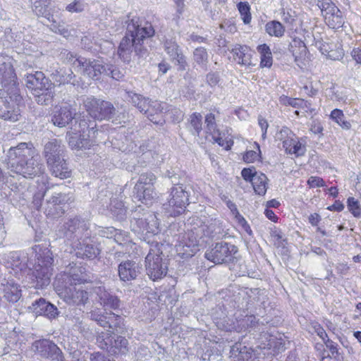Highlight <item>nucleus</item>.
<instances>
[{
	"mask_svg": "<svg viewBox=\"0 0 361 361\" xmlns=\"http://www.w3.org/2000/svg\"><path fill=\"white\" fill-rule=\"evenodd\" d=\"M126 20V32L122 38L118 48V55L124 63L131 61L132 53L134 51L138 57H145L148 54L145 41L154 35L155 31L152 25L149 22L142 24L138 17L130 18L128 16Z\"/></svg>",
	"mask_w": 361,
	"mask_h": 361,
	"instance_id": "nucleus-2",
	"label": "nucleus"
},
{
	"mask_svg": "<svg viewBox=\"0 0 361 361\" xmlns=\"http://www.w3.org/2000/svg\"><path fill=\"white\" fill-rule=\"evenodd\" d=\"M192 60L200 67L207 69L209 62V54L207 49L203 47H199L192 52Z\"/></svg>",
	"mask_w": 361,
	"mask_h": 361,
	"instance_id": "nucleus-41",
	"label": "nucleus"
},
{
	"mask_svg": "<svg viewBox=\"0 0 361 361\" xmlns=\"http://www.w3.org/2000/svg\"><path fill=\"white\" fill-rule=\"evenodd\" d=\"M348 208L355 217L361 216V207L360 202L354 197H350L348 199Z\"/></svg>",
	"mask_w": 361,
	"mask_h": 361,
	"instance_id": "nucleus-55",
	"label": "nucleus"
},
{
	"mask_svg": "<svg viewBox=\"0 0 361 361\" xmlns=\"http://www.w3.org/2000/svg\"><path fill=\"white\" fill-rule=\"evenodd\" d=\"M104 66L105 63H102L98 60L83 57L79 63L78 71L89 78L99 80L101 75L104 74Z\"/></svg>",
	"mask_w": 361,
	"mask_h": 361,
	"instance_id": "nucleus-20",
	"label": "nucleus"
},
{
	"mask_svg": "<svg viewBox=\"0 0 361 361\" xmlns=\"http://www.w3.org/2000/svg\"><path fill=\"white\" fill-rule=\"evenodd\" d=\"M166 245L156 242L152 243L149 252L145 257L146 271L153 281L165 276L168 271V259L163 253Z\"/></svg>",
	"mask_w": 361,
	"mask_h": 361,
	"instance_id": "nucleus-8",
	"label": "nucleus"
},
{
	"mask_svg": "<svg viewBox=\"0 0 361 361\" xmlns=\"http://www.w3.org/2000/svg\"><path fill=\"white\" fill-rule=\"evenodd\" d=\"M93 291L97 295L99 304L104 307V311L109 310L117 312L121 310V300L117 295L108 291L104 286H96Z\"/></svg>",
	"mask_w": 361,
	"mask_h": 361,
	"instance_id": "nucleus-19",
	"label": "nucleus"
},
{
	"mask_svg": "<svg viewBox=\"0 0 361 361\" xmlns=\"http://www.w3.org/2000/svg\"><path fill=\"white\" fill-rule=\"evenodd\" d=\"M252 181V185L256 194L263 196L266 194L267 190L268 178L264 173L259 172L254 176Z\"/></svg>",
	"mask_w": 361,
	"mask_h": 361,
	"instance_id": "nucleus-38",
	"label": "nucleus"
},
{
	"mask_svg": "<svg viewBox=\"0 0 361 361\" xmlns=\"http://www.w3.org/2000/svg\"><path fill=\"white\" fill-rule=\"evenodd\" d=\"M75 121V123H78V128L75 126L73 128L75 131H78L81 133V135H86V131L88 132L87 135H90L92 133L94 134L96 130V123L94 121H91L87 117H85L84 116H80L78 118H74Z\"/></svg>",
	"mask_w": 361,
	"mask_h": 361,
	"instance_id": "nucleus-36",
	"label": "nucleus"
},
{
	"mask_svg": "<svg viewBox=\"0 0 361 361\" xmlns=\"http://www.w3.org/2000/svg\"><path fill=\"white\" fill-rule=\"evenodd\" d=\"M156 180V176L151 172L141 173L134 187V190H142L148 185L153 186Z\"/></svg>",
	"mask_w": 361,
	"mask_h": 361,
	"instance_id": "nucleus-45",
	"label": "nucleus"
},
{
	"mask_svg": "<svg viewBox=\"0 0 361 361\" xmlns=\"http://www.w3.org/2000/svg\"><path fill=\"white\" fill-rule=\"evenodd\" d=\"M187 230L176 245V252L182 258H190L199 250L200 240L204 237L220 238L224 235L222 223L216 219H211L207 224L198 218L190 219Z\"/></svg>",
	"mask_w": 361,
	"mask_h": 361,
	"instance_id": "nucleus-1",
	"label": "nucleus"
},
{
	"mask_svg": "<svg viewBox=\"0 0 361 361\" xmlns=\"http://www.w3.org/2000/svg\"><path fill=\"white\" fill-rule=\"evenodd\" d=\"M171 59L174 61L175 64L178 66V71H185L187 67L188 66V63L186 61L185 56L183 54L182 51L176 55L175 57L171 58Z\"/></svg>",
	"mask_w": 361,
	"mask_h": 361,
	"instance_id": "nucleus-59",
	"label": "nucleus"
},
{
	"mask_svg": "<svg viewBox=\"0 0 361 361\" xmlns=\"http://www.w3.org/2000/svg\"><path fill=\"white\" fill-rule=\"evenodd\" d=\"M32 11L37 16L43 15L51 4V0H30Z\"/></svg>",
	"mask_w": 361,
	"mask_h": 361,
	"instance_id": "nucleus-49",
	"label": "nucleus"
},
{
	"mask_svg": "<svg viewBox=\"0 0 361 361\" xmlns=\"http://www.w3.org/2000/svg\"><path fill=\"white\" fill-rule=\"evenodd\" d=\"M142 267L134 260L121 261L118 264V274L121 281L128 282L137 279L140 274Z\"/></svg>",
	"mask_w": 361,
	"mask_h": 361,
	"instance_id": "nucleus-23",
	"label": "nucleus"
},
{
	"mask_svg": "<svg viewBox=\"0 0 361 361\" xmlns=\"http://www.w3.org/2000/svg\"><path fill=\"white\" fill-rule=\"evenodd\" d=\"M34 351L43 358L52 361H65L61 350L49 339L35 341L32 344Z\"/></svg>",
	"mask_w": 361,
	"mask_h": 361,
	"instance_id": "nucleus-16",
	"label": "nucleus"
},
{
	"mask_svg": "<svg viewBox=\"0 0 361 361\" xmlns=\"http://www.w3.org/2000/svg\"><path fill=\"white\" fill-rule=\"evenodd\" d=\"M59 58L63 63L75 66L78 69L79 68L80 60L83 59V57L78 56L76 54L68 49H62L59 54Z\"/></svg>",
	"mask_w": 361,
	"mask_h": 361,
	"instance_id": "nucleus-42",
	"label": "nucleus"
},
{
	"mask_svg": "<svg viewBox=\"0 0 361 361\" xmlns=\"http://www.w3.org/2000/svg\"><path fill=\"white\" fill-rule=\"evenodd\" d=\"M238 252L237 246L221 241L209 247L204 253V257L216 264H229L237 260Z\"/></svg>",
	"mask_w": 361,
	"mask_h": 361,
	"instance_id": "nucleus-12",
	"label": "nucleus"
},
{
	"mask_svg": "<svg viewBox=\"0 0 361 361\" xmlns=\"http://www.w3.org/2000/svg\"><path fill=\"white\" fill-rule=\"evenodd\" d=\"M325 20L329 27L332 29H338L343 27L344 24V19L342 16L341 11L338 9V11L334 12L329 15L324 14Z\"/></svg>",
	"mask_w": 361,
	"mask_h": 361,
	"instance_id": "nucleus-43",
	"label": "nucleus"
},
{
	"mask_svg": "<svg viewBox=\"0 0 361 361\" xmlns=\"http://www.w3.org/2000/svg\"><path fill=\"white\" fill-rule=\"evenodd\" d=\"M14 188H12L13 193L11 194L12 200L16 202V204H24L27 197L28 192L24 188H23V190L19 189L18 186H15Z\"/></svg>",
	"mask_w": 361,
	"mask_h": 361,
	"instance_id": "nucleus-53",
	"label": "nucleus"
},
{
	"mask_svg": "<svg viewBox=\"0 0 361 361\" xmlns=\"http://www.w3.org/2000/svg\"><path fill=\"white\" fill-rule=\"evenodd\" d=\"M54 288L67 304L85 305L89 300V293L82 289H78L71 284V279L68 275L58 276L54 282Z\"/></svg>",
	"mask_w": 361,
	"mask_h": 361,
	"instance_id": "nucleus-7",
	"label": "nucleus"
},
{
	"mask_svg": "<svg viewBox=\"0 0 361 361\" xmlns=\"http://www.w3.org/2000/svg\"><path fill=\"white\" fill-rule=\"evenodd\" d=\"M290 137H295V134L288 128L283 127L276 133V140L283 142L284 140L290 138Z\"/></svg>",
	"mask_w": 361,
	"mask_h": 361,
	"instance_id": "nucleus-61",
	"label": "nucleus"
},
{
	"mask_svg": "<svg viewBox=\"0 0 361 361\" xmlns=\"http://www.w3.org/2000/svg\"><path fill=\"white\" fill-rule=\"evenodd\" d=\"M27 257L18 252H10L6 258V266L22 273L27 271Z\"/></svg>",
	"mask_w": 361,
	"mask_h": 361,
	"instance_id": "nucleus-31",
	"label": "nucleus"
},
{
	"mask_svg": "<svg viewBox=\"0 0 361 361\" xmlns=\"http://www.w3.org/2000/svg\"><path fill=\"white\" fill-rule=\"evenodd\" d=\"M4 298L8 302L11 303L17 302L22 296L20 286L13 280H5L1 283Z\"/></svg>",
	"mask_w": 361,
	"mask_h": 361,
	"instance_id": "nucleus-30",
	"label": "nucleus"
},
{
	"mask_svg": "<svg viewBox=\"0 0 361 361\" xmlns=\"http://www.w3.org/2000/svg\"><path fill=\"white\" fill-rule=\"evenodd\" d=\"M98 346L110 355H124L129 351L128 341L121 336H115L111 332H101L97 336Z\"/></svg>",
	"mask_w": 361,
	"mask_h": 361,
	"instance_id": "nucleus-13",
	"label": "nucleus"
},
{
	"mask_svg": "<svg viewBox=\"0 0 361 361\" xmlns=\"http://www.w3.org/2000/svg\"><path fill=\"white\" fill-rule=\"evenodd\" d=\"M30 308L37 315L44 316L49 320L56 319L60 313L56 306L42 298L33 302Z\"/></svg>",
	"mask_w": 361,
	"mask_h": 361,
	"instance_id": "nucleus-24",
	"label": "nucleus"
},
{
	"mask_svg": "<svg viewBox=\"0 0 361 361\" xmlns=\"http://www.w3.org/2000/svg\"><path fill=\"white\" fill-rule=\"evenodd\" d=\"M109 211L112 217L117 221H122L126 219L127 209L121 200H111L109 204Z\"/></svg>",
	"mask_w": 361,
	"mask_h": 361,
	"instance_id": "nucleus-34",
	"label": "nucleus"
},
{
	"mask_svg": "<svg viewBox=\"0 0 361 361\" xmlns=\"http://www.w3.org/2000/svg\"><path fill=\"white\" fill-rule=\"evenodd\" d=\"M164 47L171 58L175 57L182 51L176 42L173 40H166L164 44Z\"/></svg>",
	"mask_w": 361,
	"mask_h": 361,
	"instance_id": "nucleus-56",
	"label": "nucleus"
},
{
	"mask_svg": "<svg viewBox=\"0 0 361 361\" xmlns=\"http://www.w3.org/2000/svg\"><path fill=\"white\" fill-rule=\"evenodd\" d=\"M173 186L169 190V197L162 205L165 214L169 216H178L183 214L189 204L190 190L187 185L176 182L177 177L170 176Z\"/></svg>",
	"mask_w": 361,
	"mask_h": 361,
	"instance_id": "nucleus-6",
	"label": "nucleus"
},
{
	"mask_svg": "<svg viewBox=\"0 0 361 361\" xmlns=\"http://www.w3.org/2000/svg\"><path fill=\"white\" fill-rule=\"evenodd\" d=\"M99 243L92 238L91 234L72 246L75 255L82 259H94L101 252Z\"/></svg>",
	"mask_w": 361,
	"mask_h": 361,
	"instance_id": "nucleus-17",
	"label": "nucleus"
},
{
	"mask_svg": "<svg viewBox=\"0 0 361 361\" xmlns=\"http://www.w3.org/2000/svg\"><path fill=\"white\" fill-rule=\"evenodd\" d=\"M90 224L88 221L78 216L69 219L61 226L59 232L72 247L85 237L90 235Z\"/></svg>",
	"mask_w": 361,
	"mask_h": 361,
	"instance_id": "nucleus-11",
	"label": "nucleus"
},
{
	"mask_svg": "<svg viewBox=\"0 0 361 361\" xmlns=\"http://www.w3.org/2000/svg\"><path fill=\"white\" fill-rule=\"evenodd\" d=\"M330 117L343 129L348 130L350 128L351 124L348 121L345 120L343 111L338 109H335L331 111Z\"/></svg>",
	"mask_w": 361,
	"mask_h": 361,
	"instance_id": "nucleus-50",
	"label": "nucleus"
},
{
	"mask_svg": "<svg viewBox=\"0 0 361 361\" xmlns=\"http://www.w3.org/2000/svg\"><path fill=\"white\" fill-rule=\"evenodd\" d=\"M90 135H80L76 133L68 131L66 133V140L69 147L73 149H90L94 144V141L90 138Z\"/></svg>",
	"mask_w": 361,
	"mask_h": 361,
	"instance_id": "nucleus-28",
	"label": "nucleus"
},
{
	"mask_svg": "<svg viewBox=\"0 0 361 361\" xmlns=\"http://www.w3.org/2000/svg\"><path fill=\"white\" fill-rule=\"evenodd\" d=\"M35 97V101L40 105H48L52 102L54 94L52 89L46 91H41L39 93H32Z\"/></svg>",
	"mask_w": 361,
	"mask_h": 361,
	"instance_id": "nucleus-51",
	"label": "nucleus"
},
{
	"mask_svg": "<svg viewBox=\"0 0 361 361\" xmlns=\"http://www.w3.org/2000/svg\"><path fill=\"white\" fill-rule=\"evenodd\" d=\"M220 81L219 74L216 72H209L206 75V82L212 87H215Z\"/></svg>",
	"mask_w": 361,
	"mask_h": 361,
	"instance_id": "nucleus-62",
	"label": "nucleus"
},
{
	"mask_svg": "<svg viewBox=\"0 0 361 361\" xmlns=\"http://www.w3.org/2000/svg\"><path fill=\"white\" fill-rule=\"evenodd\" d=\"M231 52L235 61L238 64L245 66H253L255 64L252 61V51L246 45L235 44Z\"/></svg>",
	"mask_w": 361,
	"mask_h": 361,
	"instance_id": "nucleus-29",
	"label": "nucleus"
},
{
	"mask_svg": "<svg viewBox=\"0 0 361 361\" xmlns=\"http://www.w3.org/2000/svg\"><path fill=\"white\" fill-rule=\"evenodd\" d=\"M131 227L135 232L144 235L159 233V228L155 215L152 214H144L140 218H134L131 221Z\"/></svg>",
	"mask_w": 361,
	"mask_h": 361,
	"instance_id": "nucleus-18",
	"label": "nucleus"
},
{
	"mask_svg": "<svg viewBox=\"0 0 361 361\" xmlns=\"http://www.w3.org/2000/svg\"><path fill=\"white\" fill-rule=\"evenodd\" d=\"M238 11L245 24L250 23L251 20L250 7L247 2H240L238 4Z\"/></svg>",
	"mask_w": 361,
	"mask_h": 361,
	"instance_id": "nucleus-54",
	"label": "nucleus"
},
{
	"mask_svg": "<svg viewBox=\"0 0 361 361\" xmlns=\"http://www.w3.org/2000/svg\"><path fill=\"white\" fill-rule=\"evenodd\" d=\"M16 75L13 65L7 56L0 55V82L3 86H11V90L16 87Z\"/></svg>",
	"mask_w": 361,
	"mask_h": 361,
	"instance_id": "nucleus-22",
	"label": "nucleus"
},
{
	"mask_svg": "<svg viewBox=\"0 0 361 361\" xmlns=\"http://www.w3.org/2000/svg\"><path fill=\"white\" fill-rule=\"evenodd\" d=\"M202 116L201 114L195 112L190 116L187 128L195 136H199L202 130Z\"/></svg>",
	"mask_w": 361,
	"mask_h": 361,
	"instance_id": "nucleus-39",
	"label": "nucleus"
},
{
	"mask_svg": "<svg viewBox=\"0 0 361 361\" xmlns=\"http://www.w3.org/2000/svg\"><path fill=\"white\" fill-rule=\"evenodd\" d=\"M134 190L137 200L147 205L152 204L157 196L154 185H148V187L144 188L142 190Z\"/></svg>",
	"mask_w": 361,
	"mask_h": 361,
	"instance_id": "nucleus-40",
	"label": "nucleus"
},
{
	"mask_svg": "<svg viewBox=\"0 0 361 361\" xmlns=\"http://www.w3.org/2000/svg\"><path fill=\"white\" fill-rule=\"evenodd\" d=\"M40 16L44 18L49 23H51L49 25V27L51 31L63 36H66V35L68 33V30L64 27L63 23H61L59 20V17L57 15V12L55 13L54 10L50 8L46 11L45 13Z\"/></svg>",
	"mask_w": 361,
	"mask_h": 361,
	"instance_id": "nucleus-32",
	"label": "nucleus"
},
{
	"mask_svg": "<svg viewBox=\"0 0 361 361\" xmlns=\"http://www.w3.org/2000/svg\"><path fill=\"white\" fill-rule=\"evenodd\" d=\"M25 85L32 93H39L41 91L53 89V83L41 71H36L33 74L29 73L26 75Z\"/></svg>",
	"mask_w": 361,
	"mask_h": 361,
	"instance_id": "nucleus-21",
	"label": "nucleus"
},
{
	"mask_svg": "<svg viewBox=\"0 0 361 361\" xmlns=\"http://www.w3.org/2000/svg\"><path fill=\"white\" fill-rule=\"evenodd\" d=\"M42 154L51 174L61 179L71 177V170L65 159V146L61 140L52 138L44 145Z\"/></svg>",
	"mask_w": 361,
	"mask_h": 361,
	"instance_id": "nucleus-4",
	"label": "nucleus"
},
{
	"mask_svg": "<svg viewBox=\"0 0 361 361\" xmlns=\"http://www.w3.org/2000/svg\"><path fill=\"white\" fill-rule=\"evenodd\" d=\"M317 6L319 8L322 13L329 15L334 12H338V8L331 1V0H316Z\"/></svg>",
	"mask_w": 361,
	"mask_h": 361,
	"instance_id": "nucleus-52",
	"label": "nucleus"
},
{
	"mask_svg": "<svg viewBox=\"0 0 361 361\" xmlns=\"http://www.w3.org/2000/svg\"><path fill=\"white\" fill-rule=\"evenodd\" d=\"M75 113L70 105L55 108L51 116L52 123L59 128L69 124L75 118Z\"/></svg>",
	"mask_w": 361,
	"mask_h": 361,
	"instance_id": "nucleus-25",
	"label": "nucleus"
},
{
	"mask_svg": "<svg viewBox=\"0 0 361 361\" xmlns=\"http://www.w3.org/2000/svg\"><path fill=\"white\" fill-rule=\"evenodd\" d=\"M206 128L208 133H209L214 140L217 142L219 145L224 146V140L220 137L219 129L216 123L215 116L212 113L207 114L205 116Z\"/></svg>",
	"mask_w": 361,
	"mask_h": 361,
	"instance_id": "nucleus-35",
	"label": "nucleus"
},
{
	"mask_svg": "<svg viewBox=\"0 0 361 361\" xmlns=\"http://www.w3.org/2000/svg\"><path fill=\"white\" fill-rule=\"evenodd\" d=\"M126 94V99L134 106L137 108L140 112H145L150 102L149 98L145 97L142 94H137L133 91H127Z\"/></svg>",
	"mask_w": 361,
	"mask_h": 361,
	"instance_id": "nucleus-37",
	"label": "nucleus"
},
{
	"mask_svg": "<svg viewBox=\"0 0 361 361\" xmlns=\"http://www.w3.org/2000/svg\"><path fill=\"white\" fill-rule=\"evenodd\" d=\"M316 46L319 49L322 54L326 55L329 58L334 57L333 54H331L334 47V44L326 42H317Z\"/></svg>",
	"mask_w": 361,
	"mask_h": 361,
	"instance_id": "nucleus-58",
	"label": "nucleus"
},
{
	"mask_svg": "<svg viewBox=\"0 0 361 361\" xmlns=\"http://www.w3.org/2000/svg\"><path fill=\"white\" fill-rule=\"evenodd\" d=\"M105 70L104 71V75L111 77L112 79L116 80H121L126 73L123 68H120L117 66L105 63Z\"/></svg>",
	"mask_w": 361,
	"mask_h": 361,
	"instance_id": "nucleus-46",
	"label": "nucleus"
},
{
	"mask_svg": "<svg viewBox=\"0 0 361 361\" xmlns=\"http://www.w3.org/2000/svg\"><path fill=\"white\" fill-rule=\"evenodd\" d=\"M35 262L32 269H29L28 275L32 286L43 288L49 285L51 276V265L54 262L53 255L47 248L36 247Z\"/></svg>",
	"mask_w": 361,
	"mask_h": 361,
	"instance_id": "nucleus-5",
	"label": "nucleus"
},
{
	"mask_svg": "<svg viewBox=\"0 0 361 361\" xmlns=\"http://www.w3.org/2000/svg\"><path fill=\"white\" fill-rule=\"evenodd\" d=\"M307 49L305 45H302L299 49H292L291 53L295 57V61H298L304 59L306 56Z\"/></svg>",
	"mask_w": 361,
	"mask_h": 361,
	"instance_id": "nucleus-64",
	"label": "nucleus"
},
{
	"mask_svg": "<svg viewBox=\"0 0 361 361\" xmlns=\"http://www.w3.org/2000/svg\"><path fill=\"white\" fill-rule=\"evenodd\" d=\"M20 100L21 97L17 87L11 90V92L0 89V119L10 122L18 121L21 116L18 104Z\"/></svg>",
	"mask_w": 361,
	"mask_h": 361,
	"instance_id": "nucleus-10",
	"label": "nucleus"
},
{
	"mask_svg": "<svg viewBox=\"0 0 361 361\" xmlns=\"http://www.w3.org/2000/svg\"><path fill=\"white\" fill-rule=\"evenodd\" d=\"M305 147L302 145L298 140V138L295 141L294 144L291 147V151L289 154H295L297 157L302 156L305 153Z\"/></svg>",
	"mask_w": 361,
	"mask_h": 361,
	"instance_id": "nucleus-63",
	"label": "nucleus"
},
{
	"mask_svg": "<svg viewBox=\"0 0 361 361\" xmlns=\"http://www.w3.org/2000/svg\"><path fill=\"white\" fill-rule=\"evenodd\" d=\"M91 320L94 321L102 327L109 328V330L106 332H111L114 334V331H118V329H122L123 326V317L112 311L102 312L99 309H94L88 313Z\"/></svg>",
	"mask_w": 361,
	"mask_h": 361,
	"instance_id": "nucleus-14",
	"label": "nucleus"
},
{
	"mask_svg": "<svg viewBox=\"0 0 361 361\" xmlns=\"http://www.w3.org/2000/svg\"><path fill=\"white\" fill-rule=\"evenodd\" d=\"M259 172L256 171L255 168H244L241 171V176L243 179L247 182H250L254 180V176L258 174Z\"/></svg>",
	"mask_w": 361,
	"mask_h": 361,
	"instance_id": "nucleus-60",
	"label": "nucleus"
},
{
	"mask_svg": "<svg viewBox=\"0 0 361 361\" xmlns=\"http://www.w3.org/2000/svg\"><path fill=\"white\" fill-rule=\"evenodd\" d=\"M266 32L271 36L281 37L283 35L285 29L283 25L276 20H272L266 24Z\"/></svg>",
	"mask_w": 361,
	"mask_h": 361,
	"instance_id": "nucleus-47",
	"label": "nucleus"
},
{
	"mask_svg": "<svg viewBox=\"0 0 361 361\" xmlns=\"http://www.w3.org/2000/svg\"><path fill=\"white\" fill-rule=\"evenodd\" d=\"M5 163L12 172L32 179L44 171L40 155L31 142H20L9 148Z\"/></svg>",
	"mask_w": 361,
	"mask_h": 361,
	"instance_id": "nucleus-3",
	"label": "nucleus"
},
{
	"mask_svg": "<svg viewBox=\"0 0 361 361\" xmlns=\"http://www.w3.org/2000/svg\"><path fill=\"white\" fill-rule=\"evenodd\" d=\"M169 110L166 103L158 101L149 102L144 114L150 121L155 124H162L164 122L162 114Z\"/></svg>",
	"mask_w": 361,
	"mask_h": 361,
	"instance_id": "nucleus-26",
	"label": "nucleus"
},
{
	"mask_svg": "<svg viewBox=\"0 0 361 361\" xmlns=\"http://www.w3.org/2000/svg\"><path fill=\"white\" fill-rule=\"evenodd\" d=\"M254 355V350L242 341H238L231 346L230 361H250Z\"/></svg>",
	"mask_w": 361,
	"mask_h": 361,
	"instance_id": "nucleus-27",
	"label": "nucleus"
},
{
	"mask_svg": "<svg viewBox=\"0 0 361 361\" xmlns=\"http://www.w3.org/2000/svg\"><path fill=\"white\" fill-rule=\"evenodd\" d=\"M235 302L238 304V307L249 308L250 295L249 290L247 288H240L238 290L237 295H234Z\"/></svg>",
	"mask_w": 361,
	"mask_h": 361,
	"instance_id": "nucleus-48",
	"label": "nucleus"
},
{
	"mask_svg": "<svg viewBox=\"0 0 361 361\" xmlns=\"http://www.w3.org/2000/svg\"><path fill=\"white\" fill-rule=\"evenodd\" d=\"M257 51L261 56L260 65L262 67H271L273 59L271 49L266 44H260L257 47Z\"/></svg>",
	"mask_w": 361,
	"mask_h": 361,
	"instance_id": "nucleus-44",
	"label": "nucleus"
},
{
	"mask_svg": "<svg viewBox=\"0 0 361 361\" xmlns=\"http://www.w3.org/2000/svg\"><path fill=\"white\" fill-rule=\"evenodd\" d=\"M87 4L85 2L84 0H74L73 2L68 4L66 6V10L69 12H82L85 10Z\"/></svg>",
	"mask_w": 361,
	"mask_h": 361,
	"instance_id": "nucleus-57",
	"label": "nucleus"
},
{
	"mask_svg": "<svg viewBox=\"0 0 361 361\" xmlns=\"http://www.w3.org/2000/svg\"><path fill=\"white\" fill-rule=\"evenodd\" d=\"M52 79L59 85L71 84L75 85V75L71 68H59L51 73Z\"/></svg>",
	"mask_w": 361,
	"mask_h": 361,
	"instance_id": "nucleus-33",
	"label": "nucleus"
},
{
	"mask_svg": "<svg viewBox=\"0 0 361 361\" xmlns=\"http://www.w3.org/2000/svg\"><path fill=\"white\" fill-rule=\"evenodd\" d=\"M73 200V195L66 193H56L47 201L45 213L52 218L62 216L68 208L69 202Z\"/></svg>",
	"mask_w": 361,
	"mask_h": 361,
	"instance_id": "nucleus-15",
	"label": "nucleus"
},
{
	"mask_svg": "<svg viewBox=\"0 0 361 361\" xmlns=\"http://www.w3.org/2000/svg\"><path fill=\"white\" fill-rule=\"evenodd\" d=\"M83 104L90 116L94 120H111L112 122H116L118 121V118L119 119L125 118L123 113L118 115V111L114 104L109 101L90 96L83 100Z\"/></svg>",
	"mask_w": 361,
	"mask_h": 361,
	"instance_id": "nucleus-9",
	"label": "nucleus"
}]
</instances>
